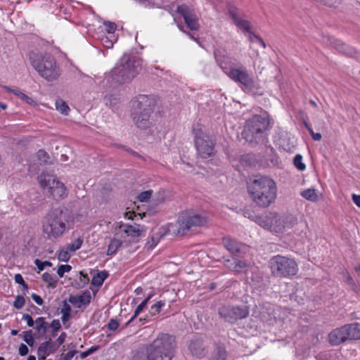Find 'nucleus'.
<instances>
[{"mask_svg": "<svg viewBox=\"0 0 360 360\" xmlns=\"http://www.w3.org/2000/svg\"><path fill=\"white\" fill-rule=\"evenodd\" d=\"M176 11L184 18L186 27L191 30H198L200 24L196 13L188 6L183 4L177 7Z\"/></svg>", "mask_w": 360, "mask_h": 360, "instance_id": "16", "label": "nucleus"}, {"mask_svg": "<svg viewBox=\"0 0 360 360\" xmlns=\"http://www.w3.org/2000/svg\"><path fill=\"white\" fill-rule=\"evenodd\" d=\"M125 242L122 239L120 238H115L110 240V243L108 245L107 255L112 256L116 254L118 249L124 244Z\"/></svg>", "mask_w": 360, "mask_h": 360, "instance_id": "24", "label": "nucleus"}, {"mask_svg": "<svg viewBox=\"0 0 360 360\" xmlns=\"http://www.w3.org/2000/svg\"><path fill=\"white\" fill-rule=\"evenodd\" d=\"M150 359L149 354H147V351L144 345L139 349L134 351L129 360H150Z\"/></svg>", "mask_w": 360, "mask_h": 360, "instance_id": "27", "label": "nucleus"}, {"mask_svg": "<svg viewBox=\"0 0 360 360\" xmlns=\"http://www.w3.org/2000/svg\"><path fill=\"white\" fill-rule=\"evenodd\" d=\"M104 26L105 27L106 31L109 34H112L115 32L117 29V25L115 22L106 21L104 22Z\"/></svg>", "mask_w": 360, "mask_h": 360, "instance_id": "48", "label": "nucleus"}, {"mask_svg": "<svg viewBox=\"0 0 360 360\" xmlns=\"http://www.w3.org/2000/svg\"><path fill=\"white\" fill-rule=\"evenodd\" d=\"M42 279L44 282L47 283L49 285L55 288L58 283V278L55 275H52L49 273H44L42 275Z\"/></svg>", "mask_w": 360, "mask_h": 360, "instance_id": "35", "label": "nucleus"}, {"mask_svg": "<svg viewBox=\"0 0 360 360\" xmlns=\"http://www.w3.org/2000/svg\"><path fill=\"white\" fill-rule=\"evenodd\" d=\"M106 271H99L94 276L91 280V284L94 286L99 287L102 285L105 279L108 277Z\"/></svg>", "mask_w": 360, "mask_h": 360, "instance_id": "28", "label": "nucleus"}, {"mask_svg": "<svg viewBox=\"0 0 360 360\" xmlns=\"http://www.w3.org/2000/svg\"><path fill=\"white\" fill-rule=\"evenodd\" d=\"M68 300H65L62 302V308L60 309V313H70L71 312V307L68 303Z\"/></svg>", "mask_w": 360, "mask_h": 360, "instance_id": "53", "label": "nucleus"}, {"mask_svg": "<svg viewBox=\"0 0 360 360\" xmlns=\"http://www.w3.org/2000/svg\"><path fill=\"white\" fill-rule=\"evenodd\" d=\"M269 127L268 117L255 115L246 122L242 136L252 146H255L264 143L266 138L265 131Z\"/></svg>", "mask_w": 360, "mask_h": 360, "instance_id": "9", "label": "nucleus"}, {"mask_svg": "<svg viewBox=\"0 0 360 360\" xmlns=\"http://www.w3.org/2000/svg\"><path fill=\"white\" fill-rule=\"evenodd\" d=\"M77 353V351L75 349L71 350L66 354H61V359L63 360H71L72 357Z\"/></svg>", "mask_w": 360, "mask_h": 360, "instance_id": "52", "label": "nucleus"}, {"mask_svg": "<svg viewBox=\"0 0 360 360\" xmlns=\"http://www.w3.org/2000/svg\"><path fill=\"white\" fill-rule=\"evenodd\" d=\"M146 230L140 225L122 224L117 230L115 236L125 242L126 245L131 243H136L141 236L145 235Z\"/></svg>", "mask_w": 360, "mask_h": 360, "instance_id": "15", "label": "nucleus"}, {"mask_svg": "<svg viewBox=\"0 0 360 360\" xmlns=\"http://www.w3.org/2000/svg\"><path fill=\"white\" fill-rule=\"evenodd\" d=\"M293 163L295 167L300 171H304L306 168L305 165L302 162V156L300 154H297L295 156Z\"/></svg>", "mask_w": 360, "mask_h": 360, "instance_id": "38", "label": "nucleus"}, {"mask_svg": "<svg viewBox=\"0 0 360 360\" xmlns=\"http://www.w3.org/2000/svg\"><path fill=\"white\" fill-rule=\"evenodd\" d=\"M25 300L22 295H18L13 302V307L18 309H20L25 305Z\"/></svg>", "mask_w": 360, "mask_h": 360, "instance_id": "46", "label": "nucleus"}, {"mask_svg": "<svg viewBox=\"0 0 360 360\" xmlns=\"http://www.w3.org/2000/svg\"><path fill=\"white\" fill-rule=\"evenodd\" d=\"M145 347L150 360H172L175 353L176 341L173 336L167 333H160Z\"/></svg>", "mask_w": 360, "mask_h": 360, "instance_id": "7", "label": "nucleus"}, {"mask_svg": "<svg viewBox=\"0 0 360 360\" xmlns=\"http://www.w3.org/2000/svg\"><path fill=\"white\" fill-rule=\"evenodd\" d=\"M236 258L227 259L224 260V265L231 271H234Z\"/></svg>", "mask_w": 360, "mask_h": 360, "instance_id": "51", "label": "nucleus"}, {"mask_svg": "<svg viewBox=\"0 0 360 360\" xmlns=\"http://www.w3.org/2000/svg\"><path fill=\"white\" fill-rule=\"evenodd\" d=\"M72 269V266L69 264H61L58 266L57 274L60 278H62L64 276V274L66 272L70 271Z\"/></svg>", "mask_w": 360, "mask_h": 360, "instance_id": "42", "label": "nucleus"}, {"mask_svg": "<svg viewBox=\"0 0 360 360\" xmlns=\"http://www.w3.org/2000/svg\"><path fill=\"white\" fill-rule=\"evenodd\" d=\"M301 195L304 198L311 201L316 202L318 200L319 196L316 190L314 188H307L301 192Z\"/></svg>", "mask_w": 360, "mask_h": 360, "instance_id": "29", "label": "nucleus"}, {"mask_svg": "<svg viewBox=\"0 0 360 360\" xmlns=\"http://www.w3.org/2000/svg\"><path fill=\"white\" fill-rule=\"evenodd\" d=\"M165 305V301L160 300L150 307L149 314L151 317L156 316L160 312L162 308Z\"/></svg>", "mask_w": 360, "mask_h": 360, "instance_id": "32", "label": "nucleus"}, {"mask_svg": "<svg viewBox=\"0 0 360 360\" xmlns=\"http://www.w3.org/2000/svg\"><path fill=\"white\" fill-rule=\"evenodd\" d=\"M37 158L41 162L46 163L49 159V155L44 150L41 149L37 152Z\"/></svg>", "mask_w": 360, "mask_h": 360, "instance_id": "47", "label": "nucleus"}, {"mask_svg": "<svg viewBox=\"0 0 360 360\" xmlns=\"http://www.w3.org/2000/svg\"><path fill=\"white\" fill-rule=\"evenodd\" d=\"M141 60L134 55H124L112 70L108 79L112 85L116 86L131 82L141 70Z\"/></svg>", "mask_w": 360, "mask_h": 360, "instance_id": "3", "label": "nucleus"}, {"mask_svg": "<svg viewBox=\"0 0 360 360\" xmlns=\"http://www.w3.org/2000/svg\"><path fill=\"white\" fill-rule=\"evenodd\" d=\"M70 215L68 210L60 207L49 211L43 221V231L49 239L61 237L69 229Z\"/></svg>", "mask_w": 360, "mask_h": 360, "instance_id": "4", "label": "nucleus"}, {"mask_svg": "<svg viewBox=\"0 0 360 360\" xmlns=\"http://www.w3.org/2000/svg\"><path fill=\"white\" fill-rule=\"evenodd\" d=\"M249 264L245 261L236 259L234 272L240 273L246 271Z\"/></svg>", "mask_w": 360, "mask_h": 360, "instance_id": "37", "label": "nucleus"}, {"mask_svg": "<svg viewBox=\"0 0 360 360\" xmlns=\"http://www.w3.org/2000/svg\"><path fill=\"white\" fill-rule=\"evenodd\" d=\"M20 336L22 338L23 340L30 347L34 344V338L32 330L23 331Z\"/></svg>", "mask_w": 360, "mask_h": 360, "instance_id": "34", "label": "nucleus"}, {"mask_svg": "<svg viewBox=\"0 0 360 360\" xmlns=\"http://www.w3.org/2000/svg\"><path fill=\"white\" fill-rule=\"evenodd\" d=\"M214 56L218 65L226 75L239 84L243 91L250 94L257 93L258 84L243 65L236 66L231 62L228 56L221 54L220 51L215 52Z\"/></svg>", "mask_w": 360, "mask_h": 360, "instance_id": "1", "label": "nucleus"}, {"mask_svg": "<svg viewBox=\"0 0 360 360\" xmlns=\"http://www.w3.org/2000/svg\"><path fill=\"white\" fill-rule=\"evenodd\" d=\"M15 281L21 285H22L25 283L22 276L20 274H16L15 275Z\"/></svg>", "mask_w": 360, "mask_h": 360, "instance_id": "64", "label": "nucleus"}, {"mask_svg": "<svg viewBox=\"0 0 360 360\" xmlns=\"http://www.w3.org/2000/svg\"><path fill=\"white\" fill-rule=\"evenodd\" d=\"M34 324L35 326L34 325L33 328L36 330L39 335H44L47 333L49 328V324L45 321L44 317H38L35 320Z\"/></svg>", "mask_w": 360, "mask_h": 360, "instance_id": "23", "label": "nucleus"}, {"mask_svg": "<svg viewBox=\"0 0 360 360\" xmlns=\"http://www.w3.org/2000/svg\"><path fill=\"white\" fill-rule=\"evenodd\" d=\"M229 13L235 25L243 32H249L251 27L250 21L240 18L238 9L236 8H230Z\"/></svg>", "mask_w": 360, "mask_h": 360, "instance_id": "20", "label": "nucleus"}, {"mask_svg": "<svg viewBox=\"0 0 360 360\" xmlns=\"http://www.w3.org/2000/svg\"><path fill=\"white\" fill-rule=\"evenodd\" d=\"M147 300H143L141 302V304H139L137 307L136 308L134 315L131 317V319L126 323L125 326H128L131 324H135L137 325L139 322L141 324H143L146 322L148 321V316L145 318H139L138 320H136L137 316L147 306Z\"/></svg>", "mask_w": 360, "mask_h": 360, "instance_id": "22", "label": "nucleus"}, {"mask_svg": "<svg viewBox=\"0 0 360 360\" xmlns=\"http://www.w3.org/2000/svg\"><path fill=\"white\" fill-rule=\"evenodd\" d=\"M131 116L136 126L140 129L149 127L150 115L155 105L154 98L139 95L131 101Z\"/></svg>", "mask_w": 360, "mask_h": 360, "instance_id": "5", "label": "nucleus"}, {"mask_svg": "<svg viewBox=\"0 0 360 360\" xmlns=\"http://www.w3.org/2000/svg\"><path fill=\"white\" fill-rule=\"evenodd\" d=\"M32 298L39 305H42L44 303L43 299L35 293L32 294Z\"/></svg>", "mask_w": 360, "mask_h": 360, "instance_id": "62", "label": "nucleus"}, {"mask_svg": "<svg viewBox=\"0 0 360 360\" xmlns=\"http://www.w3.org/2000/svg\"><path fill=\"white\" fill-rule=\"evenodd\" d=\"M248 32V38H249V40L252 42V43H257V41L259 40V39L260 38L259 37H258L257 35L255 34L253 32Z\"/></svg>", "mask_w": 360, "mask_h": 360, "instance_id": "63", "label": "nucleus"}, {"mask_svg": "<svg viewBox=\"0 0 360 360\" xmlns=\"http://www.w3.org/2000/svg\"><path fill=\"white\" fill-rule=\"evenodd\" d=\"M44 347H39L38 349H37V355H38V359L39 360H44L46 357V356H48V354L46 353V352L44 350Z\"/></svg>", "mask_w": 360, "mask_h": 360, "instance_id": "56", "label": "nucleus"}, {"mask_svg": "<svg viewBox=\"0 0 360 360\" xmlns=\"http://www.w3.org/2000/svg\"><path fill=\"white\" fill-rule=\"evenodd\" d=\"M158 241H159V238L158 237H155L154 236H152L148 239L147 243H146V248L148 250H152V249H153L156 246V245L158 244Z\"/></svg>", "mask_w": 360, "mask_h": 360, "instance_id": "45", "label": "nucleus"}, {"mask_svg": "<svg viewBox=\"0 0 360 360\" xmlns=\"http://www.w3.org/2000/svg\"><path fill=\"white\" fill-rule=\"evenodd\" d=\"M44 347L43 349L46 352V353L49 355L50 354L54 353L58 348L56 342H54L51 340V338L49 340L42 342L39 347Z\"/></svg>", "mask_w": 360, "mask_h": 360, "instance_id": "30", "label": "nucleus"}, {"mask_svg": "<svg viewBox=\"0 0 360 360\" xmlns=\"http://www.w3.org/2000/svg\"><path fill=\"white\" fill-rule=\"evenodd\" d=\"M339 52L350 57H354L356 53L355 50L352 47L345 44H339Z\"/></svg>", "mask_w": 360, "mask_h": 360, "instance_id": "36", "label": "nucleus"}, {"mask_svg": "<svg viewBox=\"0 0 360 360\" xmlns=\"http://www.w3.org/2000/svg\"><path fill=\"white\" fill-rule=\"evenodd\" d=\"M166 197V191L165 190H160L155 195V200L157 204L162 203L165 200Z\"/></svg>", "mask_w": 360, "mask_h": 360, "instance_id": "43", "label": "nucleus"}, {"mask_svg": "<svg viewBox=\"0 0 360 360\" xmlns=\"http://www.w3.org/2000/svg\"><path fill=\"white\" fill-rule=\"evenodd\" d=\"M259 317L262 321L268 324H272L275 321V316L271 308L262 309L259 313Z\"/></svg>", "mask_w": 360, "mask_h": 360, "instance_id": "25", "label": "nucleus"}, {"mask_svg": "<svg viewBox=\"0 0 360 360\" xmlns=\"http://www.w3.org/2000/svg\"><path fill=\"white\" fill-rule=\"evenodd\" d=\"M30 60L35 70L46 80L51 82L60 77V68L50 53L43 54L32 51L30 53Z\"/></svg>", "mask_w": 360, "mask_h": 360, "instance_id": "8", "label": "nucleus"}, {"mask_svg": "<svg viewBox=\"0 0 360 360\" xmlns=\"http://www.w3.org/2000/svg\"><path fill=\"white\" fill-rule=\"evenodd\" d=\"M248 191L252 201L259 207H269L277 195L276 182L266 176H257L248 182Z\"/></svg>", "mask_w": 360, "mask_h": 360, "instance_id": "2", "label": "nucleus"}, {"mask_svg": "<svg viewBox=\"0 0 360 360\" xmlns=\"http://www.w3.org/2000/svg\"><path fill=\"white\" fill-rule=\"evenodd\" d=\"M69 252H70V251L69 250H68L67 248L65 247V249L61 250L59 252V253L58 255V259L62 262L69 261V259L70 258V254L69 253Z\"/></svg>", "mask_w": 360, "mask_h": 360, "instance_id": "40", "label": "nucleus"}, {"mask_svg": "<svg viewBox=\"0 0 360 360\" xmlns=\"http://www.w3.org/2000/svg\"><path fill=\"white\" fill-rule=\"evenodd\" d=\"M207 223L205 215L192 212H182L178 219V230L176 235H184L192 227L202 226Z\"/></svg>", "mask_w": 360, "mask_h": 360, "instance_id": "13", "label": "nucleus"}, {"mask_svg": "<svg viewBox=\"0 0 360 360\" xmlns=\"http://www.w3.org/2000/svg\"><path fill=\"white\" fill-rule=\"evenodd\" d=\"M66 336H67L66 333L65 332H63L60 335V336L57 338V340L54 342H56L58 347L60 345L63 344V342H65V340L66 338Z\"/></svg>", "mask_w": 360, "mask_h": 360, "instance_id": "59", "label": "nucleus"}, {"mask_svg": "<svg viewBox=\"0 0 360 360\" xmlns=\"http://www.w3.org/2000/svg\"><path fill=\"white\" fill-rule=\"evenodd\" d=\"M339 333L341 335L339 344L347 340H360V323H353L345 325L339 330Z\"/></svg>", "mask_w": 360, "mask_h": 360, "instance_id": "17", "label": "nucleus"}, {"mask_svg": "<svg viewBox=\"0 0 360 360\" xmlns=\"http://www.w3.org/2000/svg\"><path fill=\"white\" fill-rule=\"evenodd\" d=\"M38 181L41 187L55 199H62L67 195L64 184L56 176L42 173L38 176Z\"/></svg>", "mask_w": 360, "mask_h": 360, "instance_id": "12", "label": "nucleus"}, {"mask_svg": "<svg viewBox=\"0 0 360 360\" xmlns=\"http://www.w3.org/2000/svg\"><path fill=\"white\" fill-rule=\"evenodd\" d=\"M22 320L27 321V324L29 327H34L35 321L33 320L32 317L30 314H23Z\"/></svg>", "mask_w": 360, "mask_h": 360, "instance_id": "54", "label": "nucleus"}, {"mask_svg": "<svg viewBox=\"0 0 360 360\" xmlns=\"http://www.w3.org/2000/svg\"><path fill=\"white\" fill-rule=\"evenodd\" d=\"M178 27L179 28V30H181L182 32H184V33H186L191 39L197 41L198 43H199V41L197 38H195L193 34H191L190 32L188 31H186L184 30V26L182 25H178Z\"/></svg>", "mask_w": 360, "mask_h": 360, "instance_id": "61", "label": "nucleus"}, {"mask_svg": "<svg viewBox=\"0 0 360 360\" xmlns=\"http://www.w3.org/2000/svg\"><path fill=\"white\" fill-rule=\"evenodd\" d=\"M328 340H329L330 343L332 345H338V331H337V329L333 330L328 335Z\"/></svg>", "mask_w": 360, "mask_h": 360, "instance_id": "49", "label": "nucleus"}, {"mask_svg": "<svg viewBox=\"0 0 360 360\" xmlns=\"http://www.w3.org/2000/svg\"><path fill=\"white\" fill-rule=\"evenodd\" d=\"M194 143L198 156L206 159L214 154V139L202 130L200 124H195L193 129Z\"/></svg>", "mask_w": 360, "mask_h": 360, "instance_id": "11", "label": "nucleus"}, {"mask_svg": "<svg viewBox=\"0 0 360 360\" xmlns=\"http://www.w3.org/2000/svg\"><path fill=\"white\" fill-rule=\"evenodd\" d=\"M34 264L37 266L39 271H43L45 266H51L52 263L49 261L42 262L39 259H36L34 262Z\"/></svg>", "mask_w": 360, "mask_h": 360, "instance_id": "44", "label": "nucleus"}, {"mask_svg": "<svg viewBox=\"0 0 360 360\" xmlns=\"http://www.w3.org/2000/svg\"><path fill=\"white\" fill-rule=\"evenodd\" d=\"M226 351L224 347L217 346L212 351L209 360H226Z\"/></svg>", "mask_w": 360, "mask_h": 360, "instance_id": "26", "label": "nucleus"}, {"mask_svg": "<svg viewBox=\"0 0 360 360\" xmlns=\"http://www.w3.org/2000/svg\"><path fill=\"white\" fill-rule=\"evenodd\" d=\"M80 274V282L82 283L81 288H83L89 283V277L87 274H83L82 271L79 272Z\"/></svg>", "mask_w": 360, "mask_h": 360, "instance_id": "57", "label": "nucleus"}, {"mask_svg": "<svg viewBox=\"0 0 360 360\" xmlns=\"http://www.w3.org/2000/svg\"><path fill=\"white\" fill-rule=\"evenodd\" d=\"M91 295L89 290L84 291L79 295H71L68 300V302L80 309L82 306L86 307L91 302Z\"/></svg>", "mask_w": 360, "mask_h": 360, "instance_id": "18", "label": "nucleus"}, {"mask_svg": "<svg viewBox=\"0 0 360 360\" xmlns=\"http://www.w3.org/2000/svg\"><path fill=\"white\" fill-rule=\"evenodd\" d=\"M152 193H153L152 190H148V191L141 192L137 196V200L142 202H146L150 198Z\"/></svg>", "mask_w": 360, "mask_h": 360, "instance_id": "41", "label": "nucleus"}, {"mask_svg": "<svg viewBox=\"0 0 360 360\" xmlns=\"http://www.w3.org/2000/svg\"><path fill=\"white\" fill-rule=\"evenodd\" d=\"M248 218L262 228L276 233H282L297 224V218L292 214L281 215L277 212H269L266 215H249Z\"/></svg>", "mask_w": 360, "mask_h": 360, "instance_id": "6", "label": "nucleus"}, {"mask_svg": "<svg viewBox=\"0 0 360 360\" xmlns=\"http://www.w3.org/2000/svg\"><path fill=\"white\" fill-rule=\"evenodd\" d=\"M316 1H319L323 3V4L330 6V7H335V4L338 0H316Z\"/></svg>", "mask_w": 360, "mask_h": 360, "instance_id": "60", "label": "nucleus"}, {"mask_svg": "<svg viewBox=\"0 0 360 360\" xmlns=\"http://www.w3.org/2000/svg\"><path fill=\"white\" fill-rule=\"evenodd\" d=\"M223 244L226 250L232 254H240L246 250V246L244 244L228 237L223 238Z\"/></svg>", "mask_w": 360, "mask_h": 360, "instance_id": "19", "label": "nucleus"}, {"mask_svg": "<svg viewBox=\"0 0 360 360\" xmlns=\"http://www.w3.org/2000/svg\"><path fill=\"white\" fill-rule=\"evenodd\" d=\"M188 348L192 355L198 358L203 357L206 354L205 346L201 338L192 340Z\"/></svg>", "mask_w": 360, "mask_h": 360, "instance_id": "21", "label": "nucleus"}, {"mask_svg": "<svg viewBox=\"0 0 360 360\" xmlns=\"http://www.w3.org/2000/svg\"><path fill=\"white\" fill-rule=\"evenodd\" d=\"M101 42H102L103 45L107 49L112 48L113 46V44H114V41L112 39H110L107 37L102 38Z\"/></svg>", "mask_w": 360, "mask_h": 360, "instance_id": "55", "label": "nucleus"}, {"mask_svg": "<svg viewBox=\"0 0 360 360\" xmlns=\"http://www.w3.org/2000/svg\"><path fill=\"white\" fill-rule=\"evenodd\" d=\"M218 314L226 322L234 323L248 316L249 307L244 304L224 305L218 309Z\"/></svg>", "mask_w": 360, "mask_h": 360, "instance_id": "14", "label": "nucleus"}, {"mask_svg": "<svg viewBox=\"0 0 360 360\" xmlns=\"http://www.w3.org/2000/svg\"><path fill=\"white\" fill-rule=\"evenodd\" d=\"M56 108L58 111H59L61 114L67 115L68 112L70 111V108L62 99H57L55 103Z\"/></svg>", "mask_w": 360, "mask_h": 360, "instance_id": "31", "label": "nucleus"}, {"mask_svg": "<svg viewBox=\"0 0 360 360\" xmlns=\"http://www.w3.org/2000/svg\"><path fill=\"white\" fill-rule=\"evenodd\" d=\"M269 266L272 275L276 277L294 276L298 271V266L294 259L280 255L272 257Z\"/></svg>", "mask_w": 360, "mask_h": 360, "instance_id": "10", "label": "nucleus"}, {"mask_svg": "<svg viewBox=\"0 0 360 360\" xmlns=\"http://www.w3.org/2000/svg\"><path fill=\"white\" fill-rule=\"evenodd\" d=\"M83 241L84 240L82 237H78L71 243H68L65 247L70 252H74L82 247Z\"/></svg>", "mask_w": 360, "mask_h": 360, "instance_id": "33", "label": "nucleus"}, {"mask_svg": "<svg viewBox=\"0 0 360 360\" xmlns=\"http://www.w3.org/2000/svg\"><path fill=\"white\" fill-rule=\"evenodd\" d=\"M49 328H52V333H51L52 337L56 336L58 331L61 328V324L60 323V321L58 319L53 320L52 322L49 324Z\"/></svg>", "mask_w": 360, "mask_h": 360, "instance_id": "39", "label": "nucleus"}, {"mask_svg": "<svg viewBox=\"0 0 360 360\" xmlns=\"http://www.w3.org/2000/svg\"><path fill=\"white\" fill-rule=\"evenodd\" d=\"M120 326V323L117 320L115 319H110L107 327L109 330L115 331Z\"/></svg>", "mask_w": 360, "mask_h": 360, "instance_id": "50", "label": "nucleus"}, {"mask_svg": "<svg viewBox=\"0 0 360 360\" xmlns=\"http://www.w3.org/2000/svg\"><path fill=\"white\" fill-rule=\"evenodd\" d=\"M18 352L20 356H25L28 354V347L25 344H21L18 349Z\"/></svg>", "mask_w": 360, "mask_h": 360, "instance_id": "58", "label": "nucleus"}]
</instances>
